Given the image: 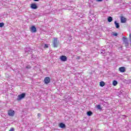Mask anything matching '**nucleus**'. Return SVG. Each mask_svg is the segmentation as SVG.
<instances>
[{"label": "nucleus", "instance_id": "a878e982", "mask_svg": "<svg viewBox=\"0 0 131 131\" xmlns=\"http://www.w3.org/2000/svg\"><path fill=\"white\" fill-rule=\"evenodd\" d=\"M38 116L39 117L40 116V114H38Z\"/></svg>", "mask_w": 131, "mask_h": 131}, {"label": "nucleus", "instance_id": "423d86ee", "mask_svg": "<svg viewBox=\"0 0 131 131\" xmlns=\"http://www.w3.org/2000/svg\"><path fill=\"white\" fill-rule=\"evenodd\" d=\"M50 81H51V79L49 77H46L44 79V82L46 83V84H48V83H50Z\"/></svg>", "mask_w": 131, "mask_h": 131}, {"label": "nucleus", "instance_id": "20e7f679", "mask_svg": "<svg viewBox=\"0 0 131 131\" xmlns=\"http://www.w3.org/2000/svg\"><path fill=\"white\" fill-rule=\"evenodd\" d=\"M123 41L126 47L128 46V40H127V38L125 37H123Z\"/></svg>", "mask_w": 131, "mask_h": 131}, {"label": "nucleus", "instance_id": "2eb2a0df", "mask_svg": "<svg viewBox=\"0 0 131 131\" xmlns=\"http://www.w3.org/2000/svg\"><path fill=\"white\" fill-rule=\"evenodd\" d=\"M117 83H118L117 82V81L116 80H114L113 82V85L114 86L117 85Z\"/></svg>", "mask_w": 131, "mask_h": 131}, {"label": "nucleus", "instance_id": "bb28decb", "mask_svg": "<svg viewBox=\"0 0 131 131\" xmlns=\"http://www.w3.org/2000/svg\"><path fill=\"white\" fill-rule=\"evenodd\" d=\"M35 2H38L39 0H34Z\"/></svg>", "mask_w": 131, "mask_h": 131}, {"label": "nucleus", "instance_id": "1a4fd4ad", "mask_svg": "<svg viewBox=\"0 0 131 131\" xmlns=\"http://www.w3.org/2000/svg\"><path fill=\"white\" fill-rule=\"evenodd\" d=\"M60 60L65 62V61H67V57L64 55L60 56Z\"/></svg>", "mask_w": 131, "mask_h": 131}, {"label": "nucleus", "instance_id": "393cba45", "mask_svg": "<svg viewBox=\"0 0 131 131\" xmlns=\"http://www.w3.org/2000/svg\"><path fill=\"white\" fill-rule=\"evenodd\" d=\"M97 2H102L103 0H96Z\"/></svg>", "mask_w": 131, "mask_h": 131}, {"label": "nucleus", "instance_id": "aec40b11", "mask_svg": "<svg viewBox=\"0 0 131 131\" xmlns=\"http://www.w3.org/2000/svg\"><path fill=\"white\" fill-rule=\"evenodd\" d=\"M100 53L101 54H105V50H101Z\"/></svg>", "mask_w": 131, "mask_h": 131}, {"label": "nucleus", "instance_id": "f257e3e1", "mask_svg": "<svg viewBox=\"0 0 131 131\" xmlns=\"http://www.w3.org/2000/svg\"><path fill=\"white\" fill-rule=\"evenodd\" d=\"M31 52H32V50L30 48H27L25 49V55L27 56L28 54H31Z\"/></svg>", "mask_w": 131, "mask_h": 131}, {"label": "nucleus", "instance_id": "a211bd4d", "mask_svg": "<svg viewBox=\"0 0 131 131\" xmlns=\"http://www.w3.org/2000/svg\"><path fill=\"white\" fill-rule=\"evenodd\" d=\"M4 25L5 24H4V23H0V27H4Z\"/></svg>", "mask_w": 131, "mask_h": 131}, {"label": "nucleus", "instance_id": "dca6fc26", "mask_svg": "<svg viewBox=\"0 0 131 131\" xmlns=\"http://www.w3.org/2000/svg\"><path fill=\"white\" fill-rule=\"evenodd\" d=\"M105 85V82L101 81L100 82V86H104Z\"/></svg>", "mask_w": 131, "mask_h": 131}, {"label": "nucleus", "instance_id": "6e6552de", "mask_svg": "<svg viewBox=\"0 0 131 131\" xmlns=\"http://www.w3.org/2000/svg\"><path fill=\"white\" fill-rule=\"evenodd\" d=\"M31 9H33V10H35L37 9V6H36V4L33 3L31 5Z\"/></svg>", "mask_w": 131, "mask_h": 131}, {"label": "nucleus", "instance_id": "7ed1b4c3", "mask_svg": "<svg viewBox=\"0 0 131 131\" xmlns=\"http://www.w3.org/2000/svg\"><path fill=\"white\" fill-rule=\"evenodd\" d=\"M8 114L9 116H14L15 115V111L13 110H10L8 111Z\"/></svg>", "mask_w": 131, "mask_h": 131}, {"label": "nucleus", "instance_id": "f03ea898", "mask_svg": "<svg viewBox=\"0 0 131 131\" xmlns=\"http://www.w3.org/2000/svg\"><path fill=\"white\" fill-rule=\"evenodd\" d=\"M25 93H22L20 95H19L17 97V101H21L22 99H24L25 98Z\"/></svg>", "mask_w": 131, "mask_h": 131}, {"label": "nucleus", "instance_id": "412c9836", "mask_svg": "<svg viewBox=\"0 0 131 131\" xmlns=\"http://www.w3.org/2000/svg\"><path fill=\"white\" fill-rule=\"evenodd\" d=\"M97 109H101V105H97Z\"/></svg>", "mask_w": 131, "mask_h": 131}, {"label": "nucleus", "instance_id": "ddd939ff", "mask_svg": "<svg viewBox=\"0 0 131 131\" xmlns=\"http://www.w3.org/2000/svg\"><path fill=\"white\" fill-rule=\"evenodd\" d=\"M108 22H112L113 21V18L111 16H108L107 18Z\"/></svg>", "mask_w": 131, "mask_h": 131}, {"label": "nucleus", "instance_id": "9b49d317", "mask_svg": "<svg viewBox=\"0 0 131 131\" xmlns=\"http://www.w3.org/2000/svg\"><path fill=\"white\" fill-rule=\"evenodd\" d=\"M31 30L32 32H36V28H35V27H34V26H32L31 28Z\"/></svg>", "mask_w": 131, "mask_h": 131}, {"label": "nucleus", "instance_id": "9d476101", "mask_svg": "<svg viewBox=\"0 0 131 131\" xmlns=\"http://www.w3.org/2000/svg\"><path fill=\"white\" fill-rule=\"evenodd\" d=\"M119 70L120 72H125V68L122 67L119 68Z\"/></svg>", "mask_w": 131, "mask_h": 131}, {"label": "nucleus", "instance_id": "6ab92c4d", "mask_svg": "<svg viewBox=\"0 0 131 131\" xmlns=\"http://www.w3.org/2000/svg\"><path fill=\"white\" fill-rule=\"evenodd\" d=\"M112 35H113V36H117V35H118V34H117V33H113V34H112Z\"/></svg>", "mask_w": 131, "mask_h": 131}, {"label": "nucleus", "instance_id": "4468645a", "mask_svg": "<svg viewBox=\"0 0 131 131\" xmlns=\"http://www.w3.org/2000/svg\"><path fill=\"white\" fill-rule=\"evenodd\" d=\"M115 24L116 28H118L119 27V24L117 23V21H115Z\"/></svg>", "mask_w": 131, "mask_h": 131}, {"label": "nucleus", "instance_id": "4be33fe9", "mask_svg": "<svg viewBox=\"0 0 131 131\" xmlns=\"http://www.w3.org/2000/svg\"><path fill=\"white\" fill-rule=\"evenodd\" d=\"M31 58H32V59H35V55H32Z\"/></svg>", "mask_w": 131, "mask_h": 131}, {"label": "nucleus", "instance_id": "0eeeda50", "mask_svg": "<svg viewBox=\"0 0 131 131\" xmlns=\"http://www.w3.org/2000/svg\"><path fill=\"white\" fill-rule=\"evenodd\" d=\"M120 19L121 23H125V22H126V18L124 17V16H121L120 17Z\"/></svg>", "mask_w": 131, "mask_h": 131}, {"label": "nucleus", "instance_id": "f8f14e48", "mask_svg": "<svg viewBox=\"0 0 131 131\" xmlns=\"http://www.w3.org/2000/svg\"><path fill=\"white\" fill-rule=\"evenodd\" d=\"M59 127H61V128H64L65 127V125L63 123H60L59 125Z\"/></svg>", "mask_w": 131, "mask_h": 131}, {"label": "nucleus", "instance_id": "cd10ccee", "mask_svg": "<svg viewBox=\"0 0 131 131\" xmlns=\"http://www.w3.org/2000/svg\"><path fill=\"white\" fill-rule=\"evenodd\" d=\"M80 58V57L79 56H78L77 57V59H79Z\"/></svg>", "mask_w": 131, "mask_h": 131}, {"label": "nucleus", "instance_id": "f3484780", "mask_svg": "<svg viewBox=\"0 0 131 131\" xmlns=\"http://www.w3.org/2000/svg\"><path fill=\"white\" fill-rule=\"evenodd\" d=\"M92 114H93V113H92V112H87V115L88 116H91L92 115Z\"/></svg>", "mask_w": 131, "mask_h": 131}, {"label": "nucleus", "instance_id": "5701e85b", "mask_svg": "<svg viewBox=\"0 0 131 131\" xmlns=\"http://www.w3.org/2000/svg\"><path fill=\"white\" fill-rule=\"evenodd\" d=\"M44 48H45V49H47V48H49V46H48L47 44H45Z\"/></svg>", "mask_w": 131, "mask_h": 131}, {"label": "nucleus", "instance_id": "39448f33", "mask_svg": "<svg viewBox=\"0 0 131 131\" xmlns=\"http://www.w3.org/2000/svg\"><path fill=\"white\" fill-rule=\"evenodd\" d=\"M53 46H54V48H57L58 47V40H57V38H55L54 39Z\"/></svg>", "mask_w": 131, "mask_h": 131}, {"label": "nucleus", "instance_id": "b1692460", "mask_svg": "<svg viewBox=\"0 0 131 131\" xmlns=\"http://www.w3.org/2000/svg\"><path fill=\"white\" fill-rule=\"evenodd\" d=\"M26 68H28V69H29L30 68V66H27Z\"/></svg>", "mask_w": 131, "mask_h": 131}]
</instances>
